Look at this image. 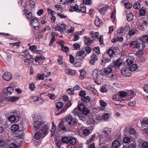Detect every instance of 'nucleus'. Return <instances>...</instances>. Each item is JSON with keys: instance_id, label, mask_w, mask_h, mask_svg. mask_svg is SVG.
Segmentation results:
<instances>
[{"instance_id": "1", "label": "nucleus", "mask_w": 148, "mask_h": 148, "mask_svg": "<svg viewBox=\"0 0 148 148\" xmlns=\"http://www.w3.org/2000/svg\"><path fill=\"white\" fill-rule=\"evenodd\" d=\"M40 120L38 119V120L34 122V128L36 129L41 128L40 130V132H37L34 136L35 138L37 140L41 138L42 135L43 137L45 136L46 135V125H44L43 124H45V122L40 121Z\"/></svg>"}, {"instance_id": "2", "label": "nucleus", "mask_w": 148, "mask_h": 148, "mask_svg": "<svg viewBox=\"0 0 148 148\" xmlns=\"http://www.w3.org/2000/svg\"><path fill=\"white\" fill-rule=\"evenodd\" d=\"M28 50H26L25 51V53L21 56H22L21 58L22 60H24V62L25 63V65L27 66H29L31 64V63L29 59L30 56V54L28 52Z\"/></svg>"}, {"instance_id": "3", "label": "nucleus", "mask_w": 148, "mask_h": 148, "mask_svg": "<svg viewBox=\"0 0 148 148\" xmlns=\"http://www.w3.org/2000/svg\"><path fill=\"white\" fill-rule=\"evenodd\" d=\"M130 70L128 67L123 68L121 70V73L122 76L125 77H130L131 75Z\"/></svg>"}, {"instance_id": "4", "label": "nucleus", "mask_w": 148, "mask_h": 148, "mask_svg": "<svg viewBox=\"0 0 148 148\" xmlns=\"http://www.w3.org/2000/svg\"><path fill=\"white\" fill-rule=\"evenodd\" d=\"M86 55L85 51L82 50L77 52L75 58L77 60H80L84 59L86 56Z\"/></svg>"}, {"instance_id": "5", "label": "nucleus", "mask_w": 148, "mask_h": 148, "mask_svg": "<svg viewBox=\"0 0 148 148\" xmlns=\"http://www.w3.org/2000/svg\"><path fill=\"white\" fill-rule=\"evenodd\" d=\"M67 26L64 24H60L59 25H58L55 27V29L56 30L59 31L62 34L64 33V31L66 29Z\"/></svg>"}, {"instance_id": "6", "label": "nucleus", "mask_w": 148, "mask_h": 148, "mask_svg": "<svg viewBox=\"0 0 148 148\" xmlns=\"http://www.w3.org/2000/svg\"><path fill=\"white\" fill-rule=\"evenodd\" d=\"M38 20V18L35 17L34 19L30 21L34 29L36 30H37L39 28L40 24Z\"/></svg>"}, {"instance_id": "7", "label": "nucleus", "mask_w": 148, "mask_h": 148, "mask_svg": "<svg viewBox=\"0 0 148 148\" xmlns=\"http://www.w3.org/2000/svg\"><path fill=\"white\" fill-rule=\"evenodd\" d=\"M3 92L5 95H11L14 91V88L12 87H8L3 90Z\"/></svg>"}, {"instance_id": "8", "label": "nucleus", "mask_w": 148, "mask_h": 148, "mask_svg": "<svg viewBox=\"0 0 148 148\" xmlns=\"http://www.w3.org/2000/svg\"><path fill=\"white\" fill-rule=\"evenodd\" d=\"M3 79L7 81H9L12 78V75L10 72H6L3 75Z\"/></svg>"}, {"instance_id": "9", "label": "nucleus", "mask_w": 148, "mask_h": 148, "mask_svg": "<svg viewBox=\"0 0 148 148\" xmlns=\"http://www.w3.org/2000/svg\"><path fill=\"white\" fill-rule=\"evenodd\" d=\"M103 57L104 60H102L101 61V62H102V63H101V65H102L103 63L106 64V63L110 62H111V57L108 56V54H104L103 56Z\"/></svg>"}, {"instance_id": "10", "label": "nucleus", "mask_w": 148, "mask_h": 148, "mask_svg": "<svg viewBox=\"0 0 148 148\" xmlns=\"http://www.w3.org/2000/svg\"><path fill=\"white\" fill-rule=\"evenodd\" d=\"M47 11L49 14L51 15V22H55L56 18L54 15L56 14V12L50 8H48Z\"/></svg>"}, {"instance_id": "11", "label": "nucleus", "mask_w": 148, "mask_h": 148, "mask_svg": "<svg viewBox=\"0 0 148 148\" xmlns=\"http://www.w3.org/2000/svg\"><path fill=\"white\" fill-rule=\"evenodd\" d=\"M67 126V122L62 121L60 122L58 125V130L60 131H64L65 129V127Z\"/></svg>"}, {"instance_id": "12", "label": "nucleus", "mask_w": 148, "mask_h": 148, "mask_svg": "<svg viewBox=\"0 0 148 148\" xmlns=\"http://www.w3.org/2000/svg\"><path fill=\"white\" fill-rule=\"evenodd\" d=\"M111 129L110 128H105L102 132V134L104 137H108L111 134Z\"/></svg>"}, {"instance_id": "13", "label": "nucleus", "mask_w": 148, "mask_h": 148, "mask_svg": "<svg viewBox=\"0 0 148 148\" xmlns=\"http://www.w3.org/2000/svg\"><path fill=\"white\" fill-rule=\"evenodd\" d=\"M79 7L77 4H75L74 6H71L69 10L71 12L75 11L77 12H79Z\"/></svg>"}, {"instance_id": "14", "label": "nucleus", "mask_w": 148, "mask_h": 148, "mask_svg": "<svg viewBox=\"0 0 148 148\" xmlns=\"http://www.w3.org/2000/svg\"><path fill=\"white\" fill-rule=\"evenodd\" d=\"M72 103L70 101H68L65 104V106L64 107V108L60 111L59 113H60V114H61L64 112L67 109V108H68L70 107L72 105Z\"/></svg>"}, {"instance_id": "15", "label": "nucleus", "mask_w": 148, "mask_h": 148, "mask_svg": "<svg viewBox=\"0 0 148 148\" xmlns=\"http://www.w3.org/2000/svg\"><path fill=\"white\" fill-rule=\"evenodd\" d=\"M101 75V73L97 71H93L92 73V76L95 79H98Z\"/></svg>"}, {"instance_id": "16", "label": "nucleus", "mask_w": 148, "mask_h": 148, "mask_svg": "<svg viewBox=\"0 0 148 148\" xmlns=\"http://www.w3.org/2000/svg\"><path fill=\"white\" fill-rule=\"evenodd\" d=\"M113 65H111V64L110 65L108 66V67H107L104 69V73L106 74H109L112 71V68H113Z\"/></svg>"}, {"instance_id": "17", "label": "nucleus", "mask_w": 148, "mask_h": 148, "mask_svg": "<svg viewBox=\"0 0 148 148\" xmlns=\"http://www.w3.org/2000/svg\"><path fill=\"white\" fill-rule=\"evenodd\" d=\"M122 62L121 59L119 58L116 61L114 62L113 63L114 66L116 68H119V67L122 64Z\"/></svg>"}, {"instance_id": "18", "label": "nucleus", "mask_w": 148, "mask_h": 148, "mask_svg": "<svg viewBox=\"0 0 148 148\" xmlns=\"http://www.w3.org/2000/svg\"><path fill=\"white\" fill-rule=\"evenodd\" d=\"M84 40L86 44L88 45H90L93 42V40H90V38L86 36L84 38Z\"/></svg>"}, {"instance_id": "19", "label": "nucleus", "mask_w": 148, "mask_h": 148, "mask_svg": "<svg viewBox=\"0 0 148 148\" xmlns=\"http://www.w3.org/2000/svg\"><path fill=\"white\" fill-rule=\"evenodd\" d=\"M52 35L53 36L51 38V40H50L49 45L50 46H51L53 44V42L55 41V37L54 36H58V34L57 33L53 32L52 33Z\"/></svg>"}, {"instance_id": "20", "label": "nucleus", "mask_w": 148, "mask_h": 148, "mask_svg": "<svg viewBox=\"0 0 148 148\" xmlns=\"http://www.w3.org/2000/svg\"><path fill=\"white\" fill-rule=\"evenodd\" d=\"M92 59L89 61L90 63L92 65H94L96 62V61L98 60L95 54H93L92 56Z\"/></svg>"}, {"instance_id": "21", "label": "nucleus", "mask_w": 148, "mask_h": 148, "mask_svg": "<svg viewBox=\"0 0 148 148\" xmlns=\"http://www.w3.org/2000/svg\"><path fill=\"white\" fill-rule=\"evenodd\" d=\"M79 12H81L83 13H85L86 12V5L84 4H81L79 6Z\"/></svg>"}, {"instance_id": "22", "label": "nucleus", "mask_w": 148, "mask_h": 148, "mask_svg": "<svg viewBox=\"0 0 148 148\" xmlns=\"http://www.w3.org/2000/svg\"><path fill=\"white\" fill-rule=\"evenodd\" d=\"M90 35L92 39L95 40H98V39L99 33L98 32H92L90 33Z\"/></svg>"}, {"instance_id": "23", "label": "nucleus", "mask_w": 148, "mask_h": 148, "mask_svg": "<svg viewBox=\"0 0 148 148\" xmlns=\"http://www.w3.org/2000/svg\"><path fill=\"white\" fill-rule=\"evenodd\" d=\"M115 52L113 50L112 47H111L107 51V53L108 55V56H110V57L113 56L114 55Z\"/></svg>"}, {"instance_id": "24", "label": "nucleus", "mask_w": 148, "mask_h": 148, "mask_svg": "<svg viewBox=\"0 0 148 148\" xmlns=\"http://www.w3.org/2000/svg\"><path fill=\"white\" fill-rule=\"evenodd\" d=\"M112 145L113 148H117L118 147L120 146L121 144H120V143L119 141L115 140L113 141Z\"/></svg>"}, {"instance_id": "25", "label": "nucleus", "mask_w": 148, "mask_h": 148, "mask_svg": "<svg viewBox=\"0 0 148 148\" xmlns=\"http://www.w3.org/2000/svg\"><path fill=\"white\" fill-rule=\"evenodd\" d=\"M145 47V45L143 43H140L137 44L136 48L139 50H142Z\"/></svg>"}, {"instance_id": "26", "label": "nucleus", "mask_w": 148, "mask_h": 148, "mask_svg": "<svg viewBox=\"0 0 148 148\" xmlns=\"http://www.w3.org/2000/svg\"><path fill=\"white\" fill-rule=\"evenodd\" d=\"M65 72L67 74L70 75H73L75 73V71L72 69H66Z\"/></svg>"}, {"instance_id": "27", "label": "nucleus", "mask_w": 148, "mask_h": 148, "mask_svg": "<svg viewBox=\"0 0 148 148\" xmlns=\"http://www.w3.org/2000/svg\"><path fill=\"white\" fill-rule=\"evenodd\" d=\"M0 147L2 148H8V146L4 140L0 139Z\"/></svg>"}, {"instance_id": "28", "label": "nucleus", "mask_w": 148, "mask_h": 148, "mask_svg": "<svg viewBox=\"0 0 148 148\" xmlns=\"http://www.w3.org/2000/svg\"><path fill=\"white\" fill-rule=\"evenodd\" d=\"M127 67L130 69V71H134L137 68V64H132V65H130L129 66H127Z\"/></svg>"}, {"instance_id": "29", "label": "nucleus", "mask_w": 148, "mask_h": 148, "mask_svg": "<svg viewBox=\"0 0 148 148\" xmlns=\"http://www.w3.org/2000/svg\"><path fill=\"white\" fill-rule=\"evenodd\" d=\"M46 92H44L40 94V97L39 101H40L42 100L43 101L45 102L46 98Z\"/></svg>"}, {"instance_id": "30", "label": "nucleus", "mask_w": 148, "mask_h": 148, "mask_svg": "<svg viewBox=\"0 0 148 148\" xmlns=\"http://www.w3.org/2000/svg\"><path fill=\"white\" fill-rule=\"evenodd\" d=\"M46 77V75H45L44 74H37L36 77V79L38 80H43L44 79L45 77Z\"/></svg>"}, {"instance_id": "31", "label": "nucleus", "mask_w": 148, "mask_h": 148, "mask_svg": "<svg viewBox=\"0 0 148 148\" xmlns=\"http://www.w3.org/2000/svg\"><path fill=\"white\" fill-rule=\"evenodd\" d=\"M72 117L71 115H69L67 116H66V120L63 121H66L67 122V125L68 123L69 125H71V120Z\"/></svg>"}, {"instance_id": "32", "label": "nucleus", "mask_w": 148, "mask_h": 148, "mask_svg": "<svg viewBox=\"0 0 148 148\" xmlns=\"http://www.w3.org/2000/svg\"><path fill=\"white\" fill-rule=\"evenodd\" d=\"M68 144H71V145H74L76 143V140L74 138H70L69 139Z\"/></svg>"}, {"instance_id": "33", "label": "nucleus", "mask_w": 148, "mask_h": 148, "mask_svg": "<svg viewBox=\"0 0 148 148\" xmlns=\"http://www.w3.org/2000/svg\"><path fill=\"white\" fill-rule=\"evenodd\" d=\"M19 126L17 124H14L11 126V130L14 132L17 131L19 129Z\"/></svg>"}, {"instance_id": "34", "label": "nucleus", "mask_w": 148, "mask_h": 148, "mask_svg": "<svg viewBox=\"0 0 148 148\" xmlns=\"http://www.w3.org/2000/svg\"><path fill=\"white\" fill-rule=\"evenodd\" d=\"M126 17L127 20L128 21H132L133 18V14L132 12H130L127 14Z\"/></svg>"}, {"instance_id": "35", "label": "nucleus", "mask_w": 148, "mask_h": 148, "mask_svg": "<svg viewBox=\"0 0 148 148\" xmlns=\"http://www.w3.org/2000/svg\"><path fill=\"white\" fill-rule=\"evenodd\" d=\"M7 119L9 121L11 122H15L16 120V117L13 115H11L10 116L8 117Z\"/></svg>"}, {"instance_id": "36", "label": "nucleus", "mask_w": 148, "mask_h": 148, "mask_svg": "<svg viewBox=\"0 0 148 148\" xmlns=\"http://www.w3.org/2000/svg\"><path fill=\"white\" fill-rule=\"evenodd\" d=\"M82 100L85 102L87 103L90 100V98L89 96H84L82 97L81 98Z\"/></svg>"}, {"instance_id": "37", "label": "nucleus", "mask_w": 148, "mask_h": 148, "mask_svg": "<svg viewBox=\"0 0 148 148\" xmlns=\"http://www.w3.org/2000/svg\"><path fill=\"white\" fill-rule=\"evenodd\" d=\"M139 13L140 16H144L145 14V8L143 7L139 11Z\"/></svg>"}, {"instance_id": "38", "label": "nucleus", "mask_w": 148, "mask_h": 148, "mask_svg": "<svg viewBox=\"0 0 148 148\" xmlns=\"http://www.w3.org/2000/svg\"><path fill=\"white\" fill-rule=\"evenodd\" d=\"M141 40L142 42L145 43L148 42V35H144L141 38Z\"/></svg>"}, {"instance_id": "39", "label": "nucleus", "mask_w": 148, "mask_h": 148, "mask_svg": "<svg viewBox=\"0 0 148 148\" xmlns=\"http://www.w3.org/2000/svg\"><path fill=\"white\" fill-rule=\"evenodd\" d=\"M133 7L134 9L138 10L140 7V4L139 2H135L134 4Z\"/></svg>"}, {"instance_id": "40", "label": "nucleus", "mask_w": 148, "mask_h": 148, "mask_svg": "<svg viewBox=\"0 0 148 148\" xmlns=\"http://www.w3.org/2000/svg\"><path fill=\"white\" fill-rule=\"evenodd\" d=\"M102 21L99 20V18L96 19L95 22V25L97 27H100V24L102 23Z\"/></svg>"}, {"instance_id": "41", "label": "nucleus", "mask_w": 148, "mask_h": 148, "mask_svg": "<svg viewBox=\"0 0 148 148\" xmlns=\"http://www.w3.org/2000/svg\"><path fill=\"white\" fill-rule=\"evenodd\" d=\"M133 63V62L132 60L131 59H127L126 61L125 62V64H127V67L128 66H130Z\"/></svg>"}, {"instance_id": "42", "label": "nucleus", "mask_w": 148, "mask_h": 148, "mask_svg": "<svg viewBox=\"0 0 148 148\" xmlns=\"http://www.w3.org/2000/svg\"><path fill=\"white\" fill-rule=\"evenodd\" d=\"M137 43L135 41H131L130 43V47L132 48H136Z\"/></svg>"}, {"instance_id": "43", "label": "nucleus", "mask_w": 148, "mask_h": 148, "mask_svg": "<svg viewBox=\"0 0 148 148\" xmlns=\"http://www.w3.org/2000/svg\"><path fill=\"white\" fill-rule=\"evenodd\" d=\"M26 16L27 20H29L30 21H32L35 17L32 16V14L31 12L29 13V14H27V16Z\"/></svg>"}, {"instance_id": "44", "label": "nucleus", "mask_w": 148, "mask_h": 148, "mask_svg": "<svg viewBox=\"0 0 148 148\" xmlns=\"http://www.w3.org/2000/svg\"><path fill=\"white\" fill-rule=\"evenodd\" d=\"M62 46V50L65 52H67L69 51V48L66 46H64L63 45H61Z\"/></svg>"}, {"instance_id": "45", "label": "nucleus", "mask_w": 148, "mask_h": 148, "mask_svg": "<svg viewBox=\"0 0 148 148\" xmlns=\"http://www.w3.org/2000/svg\"><path fill=\"white\" fill-rule=\"evenodd\" d=\"M19 98V97L13 96L9 98V100L10 101L14 102L18 100Z\"/></svg>"}, {"instance_id": "46", "label": "nucleus", "mask_w": 148, "mask_h": 148, "mask_svg": "<svg viewBox=\"0 0 148 148\" xmlns=\"http://www.w3.org/2000/svg\"><path fill=\"white\" fill-rule=\"evenodd\" d=\"M69 138L68 137H64L62 138V141L63 143L68 144Z\"/></svg>"}, {"instance_id": "47", "label": "nucleus", "mask_w": 148, "mask_h": 148, "mask_svg": "<svg viewBox=\"0 0 148 148\" xmlns=\"http://www.w3.org/2000/svg\"><path fill=\"white\" fill-rule=\"evenodd\" d=\"M56 108L58 109H60L63 106V104L60 102H57L56 103Z\"/></svg>"}, {"instance_id": "48", "label": "nucleus", "mask_w": 148, "mask_h": 148, "mask_svg": "<svg viewBox=\"0 0 148 148\" xmlns=\"http://www.w3.org/2000/svg\"><path fill=\"white\" fill-rule=\"evenodd\" d=\"M85 108V106L83 104H80L78 106V109L81 111H82Z\"/></svg>"}, {"instance_id": "49", "label": "nucleus", "mask_w": 148, "mask_h": 148, "mask_svg": "<svg viewBox=\"0 0 148 148\" xmlns=\"http://www.w3.org/2000/svg\"><path fill=\"white\" fill-rule=\"evenodd\" d=\"M12 113L13 114V115L19 118V114H20V112L16 110H14L12 112Z\"/></svg>"}, {"instance_id": "50", "label": "nucleus", "mask_w": 148, "mask_h": 148, "mask_svg": "<svg viewBox=\"0 0 148 148\" xmlns=\"http://www.w3.org/2000/svg\"><path fill=\"white\" fill-rule=\"evenodd\" d=\"M119 95L122 98H123L126 96L127 94L125 91H122L119 92Z\"/></svg>"}, {"instance_id": "51", "label": "nucleus", "mask_w": 148, "mask_h": 148, "mask_svg": "<svg viewBox=\"0 0 148 148\" xmlns=\"http://www.w3.org/2000/svg\"><path fill=\"white\" fill-rule=\"evenodd\" d=\"M82 112L84 114L87 115L89 114L90 110L88 108H85L82 111Z\"/></svg>"}, {"instance_id": "52", "label": "nucleus", "mask_w": 148, "mask_h": 148, "mask_svg": "<svg viewBox=\"0 0 148 148\" xmlns=\"http://www.w3.org/2000/svg\"><path fill=\"white\" fill-rule=\"evenodd\" d=\"M71 121V125L72 124L73 125H74L77 124V123L78 122V120H77L76 119H75L73 118L72 117Z\"/></svg>"}, {"instance_id": "53", "label": "nucleus", "mask_w": 148, "mask_h": 148, "mask_svg": "<svg viewBox=\"0 0 148 148\" xmlns=\"http://www.w3.org/2000/svg\"><path fill=\"white\" fill-rule=\"evenodd\" d=\"M9 147L10 148H18L19 145L15 143H11L9 145Z\"/></svg>"}, {"instance_id": "54", "label": "nucleus", "mask_w": 148, "mask_h": 148, "mask_svg": "<svg viewBox=\"0 0 148 148\" xmlns=\"http://www.w3.org/2000/svg\"><path fill=\"white\" fill-rule=\"evenodd\" d=\"M131 142V140L129 137H125L123 139V142L124 143H128Z\"/></svg>"}, {"instance_id": "55", "label": "nucleus", "mask_w": 148, "mask_h": 148, "mask_svg": "<svg viewBox=\"0 0 148 148\" xmlns=\"http://www.w3.org/2000/svg\"><path fill=\"white\" fill-rule=\"evenodd\" d=\"M136 143L135 142H134L129 145L128 146V148H136Z\"/></svg>"}, {"instance_id": "56", "label": "nucleus", "mask_w": 148, "mask_h": 148, "mask_svg": "<svg viewBox=\"0 0 148 148\" xmlns=\"http://www.w3.org/2000/svg\"><path fill=\"white\" fill-rule=\"evenodd\" d=\"M109 117V114L108 113H106L104 114L102 116L103 118L105 120L108 119Z\"/></svg>"}, {"instance_id": "57", "label": "nucleus", "mask_w": 148, "mask_h": 148, "mask_svg": "<svg viewBox=\"0 0 148 148\" xmlns=\"http://www.w3.org/2000/svg\"><path fill=\"white\" fill-rule=\"evenodd\" d=\"M29 88L31 91H34L35 88L34 84L33 83L30 84L29 85Z\"/></svg>"}, {"instance_id": "58", "label": "nucleus", "mask_w": 148, "mask_h": 148, "mask_svg": "<svg viewBox=\"0 0 148 148\" xmlns=\"http://www.w3.org/2000/svg\"><path fill=\"white\" fill-rule=\"evenodd\" d=\"M84 49L85 51L86 52V53L89 54L91 51V49L88 46L86 47Z\"/></svg>"}, {"instance_id": "59", "label": "nucleus", "mask_w": 148, "mask_h": 148, "mask_svg": "<svg viewBox=\"0 0 148 148\" xmlns=\"http://www.w3.org/2000/svg\"><path fill=\"white\" fill-rule=\"evenodd\" d=\"M124 5L125 8L127 9H130L132 6V4L130 3H124Z\"/></svg>"}, {"instance_id": "60", "label": "nucleus", "mask_w": 148, "mask_h": 148, "mask_svg": "<svg viewBox=\"0 0 148 148\" xmlns=\"http://www.w3.org/2000/svg\"><path fill=\"white\" fill-rule=\"evenodd\" d=\"M90 130L88 129H85L83 131V134L85 136H87L90 133Z\"/></svg>"}, {"instance_id": "61", "label": "nucleus", "mask_w": 148, "mask_h": 148, "mask_svg": "<svg viewBox=\"0 0 148 148\" xmlns=\"http://www.w3.org/2000/svg\"><path fill=\"white\" fill-rule=\"evenodd\" d=\"M107 10V8L106 7L102 8L99 10V12L101 14L105 13Z\"/></svg>"}, {"instance_id": "62", "label": "nucleus", "mask_w": 148, "mask_h": 148, "mask_svg": "<svg viewBox=\"0 0 148 148\" xmlns=\"http://www.w3.org/2000/svg\"><path fill=\"white\" fill-rule=\"evenodd\" d=\"M100 103L101 106L102 107H105L107 105V103L102 100L100 101Z\"/></svg>"}, {"instance_id": "63", "label": "nucleus", "mask_w": 148, "mask_h": 148, "mask_svg": "<svg viewBox=\"0 0 148 148\" xmlns=\"http://www.w3.org/2000/svg\"><path fill=\"white\" fill-rule=\"evenodd\" d=\"M84 4H86L87 5H90L92 3V1L91 0H83V1Z\"/></svg>"}, {"instance_id": "64", "label": "nucleus", "mask_w": 148, "mask_h": 148, "mask_svg": "<svg viewBox=\"0 0 148 148\" xmlns=\"http://www.w3.org/2000/svg\"><path fill=\"white\" fill-rule=\"evenodd\" d=\"M142 124L143 125H148V119L145 118L143 120V122Z\"/></svg>"}]
</instances>
